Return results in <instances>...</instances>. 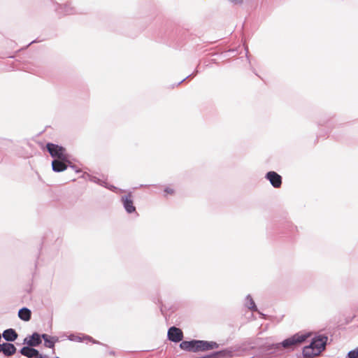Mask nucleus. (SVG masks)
Wrapping results in <instances>:
<instances>
[{
    "label": "nucleus",
    "mask_w": 358,
    "mask_h": 358,
    "mask_svg": "<svg viewBox=\"0 0 358 358\" xmlns=\"http://www.w3.org/2000/svg\"><path fill=\"white\" fill-rule=\"evenodd\" d=\"M5 343L0 344V352H4Z\"/></svg>",
    "instance_id": "nucleus-22"
},
{
    "label": "nucleus",
    "mask_w": 358,
    "mask_h": 358,
    "mask_svg": "<svg viewBox=\"0 0 358 358\" xmlns=\"http://www.w3.org/2000/svg\"><path fill=\"white\" fill-rule=\"evenodd\" d=\"M68 166L71 167L76 171V172H80V170L77 169L75 165L72 164L70 157L68 158L67 161L62 159H54L52 162V168L55 172H62L66 169Z\"/></svg>",
    "instance_id": "nucleus-4"
},
{
    "label": "nucleus",
    "mask_w": 358,
    "mask_h": 358,
    "mask_svg": "<svg viewBox=\"0 0 358 358\" xmlns=\"http://www.w3.org/2000/svg\"><path fill=\"white\" fill-rule=\"evenodd\" d=\"M69 339L72 341H78V342H82L84 341H87L92 342L93 343H99V342L94 341L93 338H92L90 336H80L79 335H75V334H71L69 336Z\"/></svg>",
    "instance_id": "nucleus-13"
},
{
    "label": "nucleus",
    "mask_w": 358,
    "mask_h": 358,
    "mask_svg": "<svg viewBox=\"0 0 358 358\" xmlns=\"http://www.w3.org/2000/svg\"><path fill=\"white\" fill-rule=\"evenodd\" d=\"M41 335L38 333H34L28 339L26 338L24 340V343H27L30 347L38 346L41 343Z\"/></svg>",
    "instance_id": "nucleus-9"
},
{
    "label": "nucleus",
    "mask_w": 358,
    "mask_h": 358,
    "mask_svg": "<svg viewBox=\"0 0 358 358\" xmlns=\"http://www.w3.org/2000/svg\"><path fill=\"white\" fill-rule=\"evenodd\" d=\"M308 334H296L293 336L284 340L281 343H278L277 348L282 346L284 348H290L294 345L303 342L308 337Z\"/></svg>",
    "instance_id": "nucleus-3"
},
{
    "label": "nucleus",
    "mask_w": 358,
    "mask_h": 358,
    "mask_svg": "<svg viewBox=\"0 0 358 358\" xmlns=\"http://www.w3.org/2000/svg\"><path fill=\"white\" fill-rule=\"evenodd\" d=\"M31 310L27 308H22L18 312V317L24 321H29L31 319Z\"/></svg>",
    "instance_id": "nucleus-17"
},
{
    "label": "nucleus",
    "mask_w": 358,
    "mask_h": 358,
    "mask_svg": "<svg viewBox=\"0 0 358 358\" xmlns=\"http://www.w3.org/2000/svg\"><path fill=\"white\" fill-rule=\"evenodd\" d=\"M121 202L123 207L127 213H132L136 212V207L134 205L133 196L131 192H128L127 194L121 197Z\"/></svg>",
    "instance_id": "nucleus-5"
},
{
    "label": "nucleus",
    "mask_w": 358,
    "mask_h": 358,
    "mask_svg": "<svg viewBox=\"0 0 358 358\" xmlns=\"http://www.w3.org/2000/svg\"><path fill=\"white\" fill-rule=\"evenodd\" d=\"M42 338L45 341V346L49 348H53L55 343L59 341V338L57 336H50L46 334H41Z\"/></svg>",
    "instance_id": "nucleus-10"
},
{
    "label": "nucleus",
    "mask_w": 358,
    "mask_h": 358,
    "mask_svg": "<svg viewBox=\"0 0 358 358\" xmlns=\"http://www.w3.org/2000/svg\"><path fill=\"white\" fill-rule=\"evenodd\" d=\"M3 338L7 341H14L17 338V334L13 329H8L2 334Z\"/></svg>",
    "instance_id": "nucleus-12"
},
{
    "label": "nucleus",
    "mask_w": 358,
    "mask_h": 358,
    "mask_svg": "<svg viewBox=\"0 0 358 358\" xmlns=\"http://www.w3.org/2000/svg\"><path fill=\"white\" fill-rule=\"evenodd\" d=\"M327 337L325 336H317L313 338L312 342L303 350V355L305 357H312L321 353L325 348Z\"/></svg>",
    "instance_id": "nucleus-1"
},
{
    "label": "nucleus",
    "mask_w": 358,
    "mask_h": 358,
    "mask_svg": "<svg viewBox=\"0 0 358 358\" xmlns=\"http://www.w3.org/2000/svg\"><path fill=\"white\" fill-rule=\"evenodd\" d=\"M56 358H59V357H56Z\"/></svg>",
    "instance_id": "nucleus-26"
},
{
    "label": "nucleus",
    "mask_w": 358,
    "mask_h": 358,
    "mask_svg": "<svg viewBox=\"0 0 358 358\" xmlns=\"http://www.w3.org/2000/svg\"><path fill=\"white\" fill-rule=\"evenodd\" d=\"M186 78L183 79L182 80H180V82L178 83L180 85L181 83H182Z\"/></svg>",
    "instance_id": "nucleus-24"
},
{
    "label": "nucleus",
    "mask_w": 358,
    "mask_h": 358,
    "mask_svg": "<svg viewBox=\"0 0 358 358\" xmlns=\"http://www.w3.org/2000/svg\"><path fill=\"white\" fill-rule=\"evenodd\" d=\"M34 358H43V355L39 354V352L38 351V355H35Z\"/></svg>",
    "instance_id": "nucleus-23"
},
{
    "label": "nucleus",
    "mask_w": 358,
    "mask_h": 358,
    "mask_svg": "<svg viewBox=\"0 0 358 358\" xmlns=\"http://www.w3.org/2000/svg\"><path fill=\"white\" fill-rule=\"evenodd\" d=\"M20 353L28 358H34L35 355H38V350L28 345L23 347L20 350Z\"/></svg>",
    "instance_id": "nucleus-14"
},
{
    "label": "nucleus",
    "mask_w": 358,
    "mask_h": 358,
    "mask_svg": "<svg viewBox=\"0 0 358 358\" xmlns=\"http://www.w3.org/2000/svg\"><path fill=\"white\" fill-rule=\"evenodd\" d=\"M196 350L197 351H205L208 350H213L218 348V344L214 341H195Z\"/></svg>",
    "instance_id": "nucleus-6"
},
{
    "label": "nucleus",
    "mask_w": 358,
    "mask_h": 358,
    "mask_svg": "<svg viewBox=\"0 0 358 358\" xmlns=\"http://www.w3.org/2000/svg\"><path fill=\"white\" fill-rule=\"evenodd\" d=\"M16 352V348L12 343H5L4 352L6 356H11Z\"/></svg>",
    "instance_id": "nucleus-19"
},
{
    "label": "nucleus",
    "mask_w": 358,
    "mask_h": 358,
    "mask_svg": "<svg viewBox=\"0 0 358 358\" xmlns=\"http://www.w3.org/2000/svg\"><path fill=\"white\" fill-rule=\"evenodd\" d=\"M180 347L185 350L196 352L195 341H182L180 344Z\"/></svg>",
    "instance_id": "nucleus-16"
},
{
    "label": "nucleus",
    "mask_w": 358,
    "mask_h": 358,
    "mask_svg": "<svg viewBox=\"0 0 358 358\" xmlns=\"http://www.w3.org/2000/svg\"><path fill=\"white\" fill-rule=\"evenodd\" d=\"M164 192L166 194L173 195L175 193V191H174V189L172 187H166L164 189Z\"/></svg>",
    "instance_id": "nucleus-21"
},
{
    "label": "nucleus",
    "mask_w": 358,
    "mask_h": 358,
    "mask_svg": "<svg viewBox=\"0 0 358 358\" xmlns=\"http://www.w3.org/2000/svg\"><path fill=\"white\" fill-rule=\"evenodd\" d=\"M90 177V180L92 181V182H94L96 183H98L100 185H102V186H104L105 187L110 189V190H113V191H117V192H124V190L123 189H117V187H114L113 185H110V186H108L107 185V183L104 181H102L100 179L94 177V176H89Z\"/></svg>",
    "instance_id": "nucleus-15"
},
{
    "label": "nucleus",
    "mask_w": 358,
    "mask_h": 358,
    "mask_svg": "<svg viewBox=\"0 0 358 358\" xmlns=\"http://www.w3.org/2000/svg\"><path fill=\"white\" fill-rule=\"evenodd\" d=\"M348 358H358V347L348 353Z\"/></svg>",
    "instance_id": "nucleus-20"
},
{
    "label": "nucleus",
    "mask_w": 358,
    "mask_h": 358,
    "mask_svg": "<svg viewBox=\"0 0 358 358\" xmlns=\"http://www.w3.org/2000/svg\"><path fill=\"white\" fill-rule=\"evenodd\" d=\"M47 150L50 155L55 158V159H62L67 161L70 155L66 153V149L58 145L49 143L46 145Z\"/></svg>",
    "instance_id": "nucleus-2"
},
{
    "label": "nucleus",
    "mask_w": 358,
    "mask_h": 358,
    "mask_svg": "<svg viewBox=\"0 0 358 358\" xmlns=\"http://www.w3.org/2000/svg\"><path fill=\"white\" fill-rule=\"evenodd\" d=\"M168 338L173 342H180L183 338L182 331L176 327H172L168 331Z\"/></svg>",
    "instance_id": "nucleus-7"
},
{
    "label": "nucleus",
    "mask_w": 358,
    "mask_h": 358,
    "mask_svg": "<svg viewBox=\"0 0 358 358\" xmlns=\"http://www.w3.org/2000/svg\"><path fill=\"white\" fill-rule=\"evenodd\" d=\"M245 306L252 311H257V308L250 294L246 296Z\"/></svg>",
    "instance_id": "nucleus-18"
},
{
    "label": "nucleus",
    "mask_w": 358,
    "mask_h": 358,
    "mask_svg": "<svg viewBox=\"0 0 358 358\" xmlns=\"http://www.w3.org/2000/svg\"><path fill=\"white\" fill-rule=\"evenodd\" d=\"M266 178L269 180L275 188H278L282 184L281 176L274 171H269L266 175Z\"/></svg>",
    "instance_id": "nucleus-8"
},
{
    "label": "nucleus",
    "mask_w": 358,
    "mask_h": 358,
    "mask_svg": "<svg viewBox=\"0 0 358 358\" xmlns=\"http://www.w3.org/2000/svg\"><path fill=\"white\" fill-rule=\"evenodd\" d=\"M57 11L59 14L71 15L75 13V8L70 3L59 5Z\"/></svg>",
    "instance_id": "nucleus-11"
},
{
    "label": "nucleus",
    "mask_w": 358,
    "mask_h": 358,
    "mask_svg": "<svg viewBox=\"0 0 358 358\" xmlns=\"http://www.w3.org/2000/svg\"><path fill=\"white\" fill-rule=\"evenodd\" d=\"M261 315L262 316V317H264V314H262V313H261Z\"/></svg>",
    "instance_id": "nucleus-25"
}]
</instances>
